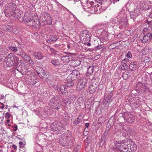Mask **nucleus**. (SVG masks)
<instances>
[{"label": "nucleus", "mask_w": 152, "mask_h": 152, "mask_svg": "<svg viewBox=\"0 0 152 152\" xmlns=\"http://www.w3.org/2000/svg\"><path fill=\"white\" fill-rule=\"evenodd\" d=\"M77 79V78H76V77L71 73L69 74L67 78V80H68L69 81L71 80L73 81H75V80Z\"/></svg>", "instance_id": "obj_27"}, {"label": "nucleus", "mask_w": 152, "mask_h": 152, "mask_svg": "<svg viewBox=\"0 0 152 152\" xmlns=\"http://www.w3.org/2000/svg\"><path fill=\"white\" fill-rule=\"evenodd\" d=\"M100 7L98 4H97L96 5H94V10L95 12H97L98 10H99Z\"/></svg>", "instance_id": "obj_40"}, {"label": "nucleus", "mask_w": 152, "mask_h": 152, "mask_svg": "<svg viewBox=\"0 0 152 152\" xmlns=\"http://www.w3.org/2000/svg\"><path fill=\"white\" fill-rule=\"evenodd\" d=\"M56 122H54L51 124V126L52 129H53V130L54 128L56 129L57 128L58 126H56Z\"/></svg>", "instance_id": "obj_39"}, {"label": "nucleus", "mask_w": 152, "mask_h": 152, "mask_svg": "<svg viewBox=\"0 0 152 152\" xmlns=\"http://www.w3.org/2000/svg\"><path fill=\"white\" fill-rule=\"evenodd\" d=\"M65 85L64 86L63 85H61L60 87L59 90L62 94H64L67 93V89Z\"/></svg>", "instance_id": "obj_21"}, {"label": "nucleus", "mask_w": 152, "mask_h": 152, "mask_svg": "<svg viewBox=\"0 0 152 152\" xmlns=\"http://www.w3.org/2000/svg\"><path fill=\"white\" fill-rule=\"evenodd\" d=\"M74 66H77L79 65L81 63L79 59H76L74 60L73 61Z\"/></svg>", "instance_id": "obj_37"}, {"label": "nucleus", "mask_w": 152, "mask_h": 152, "mask_svg": "<svg viewBox=\"0 0 152 152\" xmlns=\"http://www.w3.org/2000/svg\"><path fill=\"white\" fill-rule=\"evenodd\" d=\"M110 128L109 127H108L107 128H106V130L104 132L105 133V134H108V133L110 130Z\"/></svg>", "instance_id": "obj_57"}, {"label": "nucleus", "mask_w": 152, "mask_h": 152, "mask_svg": "<svg viewBox=\"0 0 152 152\" xmlns=\"http://www.w3.org/2000/svg\"><path fill=\"white\" fill-rule=\"evenodd\" d=\"M102 45H98L95 47V49L97 50L100 49L102 48Z\"/></svg>", "instance_id": "obj_61"}, {"label": "nucleus", "mask_w": 152, "mask_h": 152, "mask_svg": "<svg viewBox=\"0 0 152 152\" xmlns=\"http://www.w3.org/2000/svg\"><path fill=\"white\" fill-rule=\"evenodd\" d=\"M33 56L36 58V59L39 60L42 59L43 57V56L40 52H34L33 53Z\"/></svg>", "instance_id": "obj_18"}, {"label": "nucleus", "mask_w": 152, "mask_h": 152, "mask_svg": "<svg viewBox=\"0 0 152 152\" xmlns=\"http://www.w3.org/2000/svg\"><path fill=\"white\" fill-rule=\"evenodd\" d=\"M6 55H2V56H0V60L1 61H3L4 60V59H6V57H5Z\"/></svg>", "instance_id": "obj_51"}, {"label": "nucleus", "mask_w": 152, "mask_h": 152, "mask_svg": "<svg viewBox=\"0 0 152 152\" xmlns=\"http://www.w3.org/2000/svg\"><path fill=\"white\" fill-rule=\"evenodd\" d=\"M115 147L113 149V152H123L124 148H123V146H121L119 141H115Z\"/></svg>", "instance_id": "obj_9"}, {"label": "nucleus", "mask_w": 152, "mask_h": 152, "mask_svg": "<svg viewBox=\"0 0 152 152\" xmlns=\"http://www.w3.org/2000/svg\"><path fill=\"white\" fill-rule=\"evenodd\" d=\"M129 61V60L128 59L125 58L122 60L121 63H123V64H125L126 66H127V65H126V63L128 62Z\"/></svg>", "instance_id": "obj_45"}, {"label": "nucleus", "mask_w": 152, "mask_h": 152, "mask_svg": "<svg viewBox=\"0 0 152 152\" xmlns=\"http://www.w3.org/2000/svg\"><path fill=\"white\" fill-rule=\"evenodd\" d=\"M19 147L20 148H23L25 145V144L23 143V142L20 141L19 142Z\"/></svg>", "instance_id": "obj_48"}, {"label": "nucleus", "mask_w": 152, "mask_h": 152, "mask_svg": "<svg viewBox=\"0 0 152 152\" xmlns=\"http://www.w3.org/2000/svg\"><path fill=\"white\" fill-rule=\"evenodd\" d=\"M91 37V33L88 31L86 30L81 32L80 38L83 43L86 44L90 41Z\"/></svg>", "instance_id": "obj_3"}, {"label": "nucleus", "mask_w": 152, "mask_h": 152, "mask_svg": "<svg viewBox=\"0 0 152 152\" xmlns=\"http://www.w3.org/2000/svg\"><path fill=\"white\" fill-rule=\"evenodd\" d=\"M62 139L59 140V142L61 144L66 145L69 143L70 139L69 136L63 134L62 136Z\"/></svg>", "instance_id": "obj_10"}, {"label": "nucleus", "mask_w": 152, "mask_h": 152, "mask_svg": "<svg viewBox=\"0 0 152 152\" xmlns=\"http://www.w3.org/2000/svg\"><path fill=\"white\" fill-rule=\"evenodd\" d=\"M107 38L105 37H105H101L100 38V40L101 42H104L106 41L107 40Z\"/></svg>", "instance_id": "obj_50"}, {"label": "nucleus", "mask_w": 152, "mask_h": 152, "mask_svg": "<svg viewBox=\"0 0 152 152\" xmlns=\"http://www.w3.org/2000/svg\"><path fill=\"white\" fill-rule=\"evenodd\" d=\"M67 82L65 83V86L68 87L73 86L75 83V81H73L71 80L69 81L68 80H67Z\"/></svg>", "instance_id": "obj_29"}, {"label": "nucleus", "mask_w": 152, "mask_h": 152, "mask_svg": "<svg viewBox=\"0 0 152 152\" xmlns=\"http://www.w3.org/2000/svg\"><path fill=\"white\" fill-rule=\"evenodd\" d=\"M96 85H94L90 83V85L89 87V91L90 93L91 94L94 93L96 91L97 88Z\"/></svg>", "instance_id": "obj_16"}, {"label": "nucleus", "mask_w": 152, "mask_h": 152, "mask_svg": "<svg viewBox=\"0 0 152 152\" xmlns=\"http://www.w3.org/2000/svg\"><path fill=\"white\" fill-rule=\"evenodd\" d=\"M34 22L35 23V26H39L42 25V23L39 20H34Z\"/></svg>", "instance_id": "obj_35"}, {"label": "nucleus", "mask_w": 152, "mask_h": 152, "mask_svg": "<svg viewBox=\"0 0 152 152\" xmlns=\"http://www.w3.org/2000/svg\"><path fill=\"white\" fill-rule=\"evenodd\" d=\"M83 99L82 97H79L77 99L76 103L79 104V105L81 106L83 104Z\"/></svg>", "instance_id": "obj_33"}, {"label": "nucleus", "mask_w": 152, "mask_h": 152, "mask_svg": "<svg viewBox=\"0 0 152 152\" xmlns=\"http://www.w3.org/2000/svg\"><path fill=\"white\" fill-rule=\"evenodd\" d=\"M61 60L62 61L66 62H68L70 60L69 56H62L61 58Z\"/></svg>", "instance_id": "obj_28"}, {"label": "nucleus", "mask_w": 152, "mask_h": 152, "mask_svg": "<svg viewBox=\"0 0 152 152\" xmlns=\"http://www.w3.org/2000/svg\"><path fill=\"white\" fill-rule=\"evenodd\" d=\"M19 12H16V13H14V12H13V16L14 18H15V19L18 20L21 18V15L20 13Z\"/></svg>", "instance_id": "obj_30"}, {"label": "nucleus", "mask_w": 152, "mask_h": 152, "mask_svg": "<svg viewBox=\"0 0 152 152\" xmlns=\"http://www.w3.org/2000/svg\"><path fill=\"white\" fill-rule=\"evenodd\" d=\"M6 28L9 31H11L12 30V27L10 26H6Z\"/></svg>", "instance_id": "obj_47"}, {"label": "nucleus", "mask_w": 152, "mask_h": 152, "mask_svg": "<svg viewBox=\"0 0 152 152\" xmlns=\"http://www.w3.org/2000/svg\"><path fill=\"white\" fill-rule=\"evenodd\" d=\"M36 72L38 74L39 76L41 77H44L46 75L45 71L41 67L39 66H36Z\"/></svg>", "instance_id": "obj_13"}, {"label": "nucleus", "mask_w": 152, "mask_h": 152, "mask_svg": "<svg viewBox=\"0 0 152 152\" xmlns=\"http://www.w3.org/2000/svg\"><path fill=\"white\" fill-rule=\"evenodd\" d=\"M136 88L137 89H139L145 93H149L150 91L149 88L145 84H143L141 82L139 81L136 85Z\"/></svg>", "instance_id": "obj_4"}, {"label": "nucleus", "mask_w": 152, "mask_h": 152, "mask_svg": "<svg viewBox=\"0 0 152 152\" xmlns=\"http://www.w3.org/2000/svg\"><path fill=\"white\" fill-rule=\"evenodd\" d=\"M144 50L145 51H146L147 53H148L150 51V49L146 47L144 48Z\"/></svg>", "instance_id": "obj_60"}, {"label": "nucleus", "mask_w": 152, "mask_h": 152, "mask_svg": "<svg viewBox=\"0 0 152 152\" xmlns=\"http://www.w3.org/2000/svg\"><path fill=\"white\" fill-rule=\"evenodd\" d=\"M130 14L131 18L134 20L135 19L136 17L135 15L134 12H133V11L130 12Z\"/></svg>", "instance_id": "obj_42"}, {"label": "nucleus", "mask_w": 152, "mask_h": 152, "mask_svg": "<svg viewBox=\"0 0 152 152\" xmlns=\"http://www.w3.org/2000/svg\"><path fill=\"white\" fill-rule=\"evenodd\" d=\"M65 107H70L71 102L69 99L65 98L64 101Z\"/></svg>", "instance_id": "obj_24"}, {"label": "nucleus", "mask_w": 152, "mask_h": 152, "mask_svg": "<svg viewBox=\"0 0 152 152\" xmlns=\"http://www.w3.org/2000/svg\"><path fill=\"white\" fill-rule=\"evenodd\" d=\"M27 54L25 53H23V52H22L20 53V54L19 55L22 58H24L25 56H26Z\"/></svg>", "instance_id": "obj_53"}, {"label": "nucleus", "mask_w": 152, "mask_h": 152, "mask_svg": "<svg viewBox=\"0 0 152 152\" xmlns=\"http://www.w3.org/2000/svg\"><path fill=\"white\" fill-rule=\"evenodd\" d=\"M144 34V36L142 39H141L143 43H145L148 41H151L152 40V37H151V33L150 32L145 33Z\"/></svg>", "instance_id": "obj_12"}, {"label": "nucleus", "mask_w": 152, "mask_h": 152, "mask_svg": "<svg viewBox=\"0 0 152 152\" xmlns=\"http://www.w3.org/2000/svg\"><path fill=\"white\" fill-rule=\"evenodd\" d=\"M19 59L17 56L10 53L6 57L5 61L9 66H14L17 67L19 64Z\"/></svg>", "instance_id": "obj_1"}, {"label": "nucleus", "mask_w": 152, "mask_h": 152, "mask_svg": "<svg viewBox=\"0 0 152 152\" xmlns=\"http://www.w3.org/2000/svg\"><path fill=\"white\" fill-rule=\"evenodd\" d=\"M12 127L13 128V131L14 132L16 131L18 129L17 126V125H15V126H12Z\"/></svg>", "instance_id": "obj_56"}, {"label": "nucleus", "mask_w": 152, "mask_h": 152, "mask_svg": "<svg viewBox=\"0 0 152 152\" xmlns=\"http://www.w3.org/2000/svg\"><path fill=\"white\" fill-rule=\"evenodd\" d=\"M24 59L25 61H27L29 64H34V62L33 61V60L27 54L25 56Z\"/></svg>", "instance_id": "obj_22"}, {"label": "nucleus", "mask_w": 152, "mask_h": 152, "mask_svg": "<svg viewBox=\"0 0 152 152\" xmlns=\"http://www.w3.org/2000/svg\"><path fill=\"white\" fill-rule=\"evenodd\" d=\"M94 71V66H91L89 67L88 69V72L89 74H91Z\"/></svg>", "instance_id": "obj_36"}, {"label": "nucleus", "mask_w": 152, "mask_h": 152, "mask_svg": "<svg viewBox=\"0 0 152 152\" xmlns=\"http://www.w3.org/2000/svg\"><path fill=\"white\" fill-rule=\"evenodd\" d=\"M50 51H51V53L52 54H53L54 55H56L57 54V53H58V51L57 50H56L55 49H54V48H50Z\"/></svg>", "instance_id": "obj_43"}, {"label": "nucleus", "mask_w": 152, "mask_h": 152, "mask_svg": "<svg viewBox=\"0 0 152 152\" xmlns=\"http://www.w3.org/2000/svg\"><path fill=\"white\" fill-rule=\"evenodd\" d=\"M44 17L45 20H46V21H50V22L49 23H50L52 19L51 18L49 15L47 14Z\"/></svg>", "instance_id": "obj_34"}, {"label": "nucleus", "mask_w": 152, "mask_h": 152, "mask_svg": "<svg viewBox=\"0 0 152 152\" xmlns=\"http://www.w3.org/2000/svg\"><path fill=\"white\" fill-rule=\"evenodd\" d=\"M34 19H33L32 18L31 19V23H29V24L30 25H31L32 26H35V23L34 22Z\"/></svg>", "instance_id": "obj_55"}, {"label": "nucleus", "mask_w": 152, "mask_h": 152, "mask_svg": "<svg viewBox=\"0 0 152 152\" xmlns=\"http://www.w3.org/2000/svg\"><path fill=\"white\" fill-rule=\"evenodd\" d=\"M6 10L9 9L12 11H14V13H16V12H18V11L20 12V11L18 10H15L16 7L15 4L12 3H8L7 5V7H6Z\"/></svg>", "instance_id": "obj_11"}, {"label": "nucleus", "mask_w": 152, "mask_h": 152, "mask_svg": "<svg viewBox=\"0 0 152 152\" xmlns=\"http://www.w3.org/2000/svg\"><path fill=\"white\" fill-rule=\"evenodd\" d=\"M52 41H53L52 40V37H51L49 39L47 40V42L48 43H50Z\"/></svg>", "instance_id": "obj_62"}, {"label": "nucleus", "mask_w": 152, "mask_h": 152, "mask_svg": "<svg viewBox=\"0 0 152 152\" xmlns=\"http://www.w3.org/2000/svg\"><path fill=\"white\" fill-rule=\"evenodd\" d=\"M87 81L85 79H79L77 80V84L76 86L77 90H82L85 86L87 84Z\"/></svg>", "instance_id": "obj_6"}, {"label": "nucleus", "mask_w": 152, "mask_h": 152, "mask_svg": "<svg viewBox=\"0 0 152 152\" xmlns=\"http://www.w3.org/2000/svg\"><path fill=\"white\" fill-rule=\"evenodd\" d=\"M11 116V115L8 113H7L5 114V118L7 119H9Z\"/></svg>", "instance_id": "obj_54"}, {"label": "nucleus", "mask_w": 152, "mask_h": 152, "mask_svg": "<svg viewBox=\"0 0 152 152\" xmlns=\"http://www.w3.org/2000/svg\"><path fill=\"white\" fill-rule=\"evenodd\" d=\"M57 99L56 97L53 96L50 100L49 102V105L51 107H54V106L57 105Z\"/></svg>", "instance_id": "obj_14"}, {"label": "nucleus", "mask_w": 152, "mask_h": 152, "mask_svg": "<svg viewBox=\"0 0 152 152\" xmlns=\"http://www.w3.org/2000/svg\"><path fill=\"white\" fill-rule=\"evenodd\" d=\"M112 94L111 93L109 94L107 96H105L104 99V102L107 103H110V99L112 96Z\"/></svg>", "instance_id": "obj_23"}, {"label": "nucleus", "mask_w": 152, "mask_h": 152, "mask_svg": "<svg viewBox=\"0 0 152 152\" xmlns=\"http://www.w3.org/2000/svg\"><path fill=\"white\" fill-rule=\"evenodd\" d=\"M137 67V63L136 62H131L129 66V69L131 71L135 70Z\"/></svg>", "instance_id": "obj_17"}, {"label": "nucleus", "mask_w": 152, "mask_h": 152, "mask_svg": "<svg viewBox=\"0 0 152 152\" xmlns=\"http://www.w3.org/2000/svg\"><path fill=\"white\" fill-rule=\"evenodd\" d=\"M128 58H130L132 57V54L130 51H128L127 53V55L126 56Z\"/></svg>", "instance_id": "obj_52"}, {"label": "nucleus", "mask_w": 152, "mask_h": 152, "mask_svg": "<svg viewBox=\"0 0 152 152\" xmlns=\"http://www.w3.org/2000/svg\"><path fill=\"white\" fill-rule=\"evenodd\" d=\"M34 78L35 79L34 80L31 81L32 84H34L38 81L39 80L36 77L34 76Z\"/></svg>", "instance_id": "obj_44"}, {"label": "nucleus", "mask_w": 152, "mask_h": 152, "mask_svg": "<svg viewBox=\"0 0 152 152\" xmlns=\"http://www.w3.org/2000/svg\"><path fill=\"white\" fill-rule=\"evenodd\" d=\"M51 63L55 66H57L61 64V61L57 59H54L51 61Z\"/></svg>", "instance_id": "obj_26"}, {"label": "nucleus", "mask_w": 152, "mask_h": 152, "mask_svg": "<svg viewBox=\"0 0 152 152\" xmlns=\"http://www.w3.org/2000/svg\"><path fill=\"white\" fill-rule=\"evenodd\" d=\"M149 32V31L147 28H145L143 30V34H145V33H147Z\"/></svg>", "instance_id": "obj_58"}, {"label": "nucleus", "mask_w": 152, "mask_h": 152, "mask_svg": "<svg viewBox=\"0 0 152 152\" xmlns=\"http://www.w3.org/2000/svg\"><path fill=\"white\" fill-rule=\"evenodd\" d=\"M115 147L113 149V152H123L124 148H123V146H121L119 141H115Z\"/></svg>", "instance_id": "obj_8"}, {"label": "nucleus", "mask_w": 152, "mask_h": 152, "mask_svg": "<svg viewBox=\"0 0 152 152\" xmlns=\"http://www.w3.org/2000/svg\"><path fill=\"white\" fill-rule=\"evenodd\" d=\"M140 103L138 99H135L131 101L129 105L133 110H135L140 106Z\"/></svg>", "instance_id": "obj_7"}, {"label": "nucleus", "mask_w": 152, "mask_h": 152, "mask_svg": "<svg viewBox=\"0 0 152 152\" xmlns=\"http://www.w3.org/2000/svg\"><path fill=\"white\" fill-rule=\"evenodd\" d=\"M91 84L94 85H96L97 86H98L99 84V81L98 79L95 77H93L91 80Z\"/></svg>", "instance_id": "obj_19"}, {"label": "nucleus", "mask_w": 152, "mask_h": 152, "mask_svg": "<svg viewBox=\"0 0 152 152\" xmlns=\"http://www.w3.org/2000/svg\"><path fill=\"white\" fill-rule=\"evenodd\" d=\"M109 137V134H105L104 133V134L103 135V137L100 141V142H102L103 141V142H104L107 140V139Z\"/></svg>", "instance_id": "obj_25"}, {"label": "nucleus", "mask_w": 152, "mask_h": 152, "mask_svg": "<svg viewBox=\"0 0 152 152\" xmlns=\"http://www.w3.org/2000/svg\"><path fill=\"white\" fill-rule=\"evenodd\" d=\"M119 23L122 27L125 28L128 24L127 19L126 17H123L119 20Z\"/></svg>", "instance_id": "obj_15"}, {"label": "nucleus", "mask_w": 152, "mask_h": 152, "mask_svg": "<svg viewBox=\"0 0 152 152\" xmlns=\"http://www.w3.org/2000/svg\"><path fill=\"white\" fill-rule=\"evenodd\" d=\"M81 121V119H80L79 117H78L76 120H75L74 122V125L75 126L77 125V124H79Z\"/></svg>", "instance_id": "obj_41"}, {"label": "nucleus", "mask_w": 152, "mask_h": 152, "mask_svg": "<svg viewBox=\"0 0 152 152\" xmlns=\"http://www.w3.org/2000/svg\"><path fill=\"white\" fill-rule=\"evenodd\" d=\"M52 40L53 41H56L57 40V38L56 37H55V36L52 37Z\"/></svg>", "instance_id": "obj_64"}, {"label": "nucleus", "mask_w": 152, "mask_h": 152, "mask_svg": "<svg viewBox=\"0 0 152 152\" xmlns=\"http://www.w3.org/2000/svg\"><path fill=\"white\" fill-rule=\"evenodd\" d=\"M65 53L68 54V55H75L76 54V53H71L69 52H65Z\"/></svg>", "instance_id": "obj_63"}, {"label": "nucleus", "mask_w": 152, "mask_h": 152, "mask_svg": "<svg viewBox=\"0 0 152 152\" xmlns=\"http://www.w3.org/2000/svg\"><path fill=\"white\" fill-rule=\"evenodd\" d=\"M8 53V50L5 48L2 47L0 48V53L4 54H7Z\"/></svg>", "instance_id": "obj_32"}, {"label": "nucleus", "mask_w": 152, "mask_h": 152, "mask_svg": "<svg viewBox=\"0 0 152 152\" xmlns=\"http://www.w3.org/2000/svg\"><path fill=\"white\" fill-rule=\"evenodd\" d=\"M122 116L125 121L128 123H132L134 121L135 118L134 116L128 112H125Z\"/></svg>", "instance_id": "obj_5"}, {"label": "nucleus", "mask_w": 152, "mask_h": 152, "mask_svg": "<svg viewBox=\"0 0 152 152\" xmlns=\"http://www.w3.org/2000/svg\"><path fill=\"white\" fill-rule=\"evenodd\" d=\"M119 142L121 144V146H123V148L124 150L127 149L126 152H133L135 151L137 149L136 145L133 142H132L130 144L128 142H124L123 141H119Z\"/></svg>", "instance_id": "obj_2"}, {"label": "nucleus", "mask_w": 152, "mask_h": 152, "mask_svg": "<svg viewBox=\"0 0 152 152\" xmlns=\"http://www.w3.org/2000/svg\"><path fill=\"white\" fill-rule=\"evenodd\" d=\"M8 48L10 50L13 51L14 52H16L18 50V49L16 47H14L12 46H9L8 47Z\"/></svg>", "instance_id": "obj_38"}, {"label": "nucleus", "mask_w": 152, "mask_h": 152, "mask_svg": "<svg viewBox=\"0 0 152 152\" xmlns=\"http://www.w3.org/2000/svg\"><path fill=\"white\" fill-rule=\"evenodd\" d=\"M138 10V9H136L135 10H134V11H133V12H134V13L136 17L140 13L139 10Z\"/></svg>", "instance_id": "obj_46"}, {"label": "nucleus", "mask_w": 152, "mask_h": 152, "mask_svg": "<svg viewBox=\"0 0 152 152\" xmlns=\"http://www.w3.org/2000/svg\"><path fill=\"white\" fill-rule=\"evenodd\" d=\"M71 74L76 77L77 78L79 76L80 72L78 70L75 69L73 70Z\"/></svg>", "instance_id": "obj_31"}, {"label": "nucleus", "mask_w": 152, "mask_h": 152, "mask_svg": "<svg viewBox=\"0 0 152 152\" xmlns=\"http://www.w3.org/2000/svg\"><path fill=\"white\" fill-rule=\"evenodd\" d=\"M91 84L94 85H96L97 86H98L99 84V81L98 79L95 77H93L91 80Z\"/></svg>", "instance_id": "obj_20"}, {"label": "nucleus", "mask_w": 152, "mask_h": 152, "mask_svg": "<svg viewBox=\"0 0 152 152\" xmlns=\"http://www.w3.org/2000/svg\"><path fill=\"white\" fill-rule=\"evenodd\" d=\"M128 74H129V73L127 74V73H124L122 75L123 78L125 80H126L128 77Z\"/></svg>", "instance_id": "obj_49"}, {"label": "nucleus", "mask_w": 152, "mask_h": 152, "mask_svg": "<svg viewBox=\"0 0 152 152\" xmlns=\"http://www.w3.org/2000/svg\"><path fill=\"white\" fill-rule=\"evenodd\" d=\"M57 105H55V106H54V107H51L53 109H55V110H58L59 109V108L57 106V107H56V106H57Z\"/></svg>", "instance_id": "obj_59"}]
</instances>
